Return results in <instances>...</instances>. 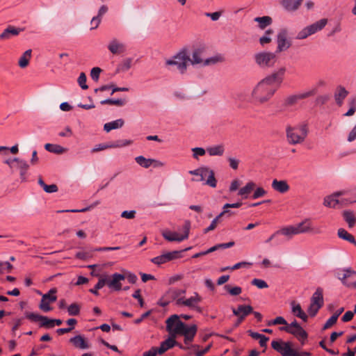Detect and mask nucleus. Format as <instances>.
I'll return each mask as SVG.
<instances>
[{
	"mask_svg": "<svg viewBox=\"0 0 356 356\" xmlns=\"http://www.w3.org/2000/svg\"><path fill=\"white\" fill-rule=\"evenodd\" d=\"M327 23V19H321L315 23L306 26L297 34L296 39L303 40L308 36L314 34L317 31L322 30Z\"/></svg>",
	"mask_w": 356,
	"mask_h": 356,
	"instance_id": "7",
	"label": "nucleus"
},
{
	"mask_svg": "<svg viewBox=\"0 0 356 356\" xmlns=\"http://www.w3.org/2000/svg\"><path fill=\"white\" fill-rule=\"evenodd\" d=\"M278 235H283L287 239H291L293 235H297L293 225L287 226L277 230Z\"/></svg>",
	"mask_w": 356,
	"mask_h": 356,
	"instance_id": "33",
	"label": "nucleus"
},
{
	"mask_svg": "<svg viewBox=\"0 0 356 356\" xmlns=\"http://www.w3.org/2000/svg\"><path fill=\"white\" fill-rule=\"evenodd\" d=\"M255 63L262 69L273 67L277 63V58L275 53L270 51H261L254 56Z\"/></svg>",
	"mask_w": 356,
	"mask_h": 356,
	"instance_id": "3",
	"label": "nucleus"
},
{
	"mask_svg": "<svg viewBox=\"0 0 356 356\" xmlns=\"http://www.w3.org/2000/svg\"><path fill=\"white\" fill-rule=\"evenodd\" d=\"M254 21L258 22L259 27L261 29H264L272 23V18L269 16L258 17L254 19Z\"/></svg>",
	"mask_w": 356,
	"mask_h": 356,
	"instance_id": "44",
	"label": "nucleus"
},
{
	"mask_svg": "<svg viewBox=\"0 0 356 356\" xmlns=\"http://www.w3.org/2000/svg\"><path fill=\"white\" fill-rule=\"evenodd\" d=\"M313 305H317L321 307L323 306V289L321 288H317L316 291L313 293L311 298V302Z\"/></svg>",
	"mask_w": 356,
	"mask_h": 356,
	"instance_id": "31",
	"label": "nucleus"
},
{
	"mask_svg": "<svg viewBox=\"0 0 356 356\" xmlns=\"http://www.w3.org/2000/svg\"><path fill=\"white\" fill-rule=\"evenodd\" d=\"M108 49L113 54H120L126 50L125 45L117 39H113L110 42Z\"/></svg>",
	"mask_w": 356,
	"mask_h": 356,
	"instance_id": "25",
	"label": "nucleus"
},
{
	"mask_svg": "<svg viewBox=\"0 0 356 356\" xmlns=\"http://www.w3.org/2000/svg\"><path fill=\"white\" fill-rule=\"evenodd\" d=\"M348 95V92L341 86H339L334 92V99L339 106H341L343 99Z\"/></svg>",
	"mask_w": 356,
	"mask_h": 356,
	"instance_id": "29",
	"label": "nucleus"
},
{
	"mask_svg": "<svg viewBox=\"0 0 356 356\" xmlns=\"http://www.w3.org/2000/svg\"><path fill=\"white\" fill-rule=\"evenodd\" d=\"M17 168L20 171V177L22 181H25L26 180V174L29 169L28 163H26V161L19 159L17 163Z\"/></svg>",
	"mask_w": 356,
	"mask_h": 356,
	"instance_id": "38",
	"label": "nucleus"
},
{
	"mask_svg": "<svg viewBox=\"0 0 356 356\" xmlns=\"http://www.w3.org/2000/svg\"><path fill=\"white\" fill-rule=\"evenodd\" d=\"M219 60L217 57H211L210 58L204 60L202 58V52L200 49H196L193 51L192 58L189 62L193 65L203 64V65H209L210 64L216 63Z\"/></svg>",
	"mask_w": 356,
	"mask_h": 356,
	"instance_id": "19",
	"label": "nucleus"
},
{
	"mask_svg": "<svg viewBox=\"0 0 356 356\" xmlns=\"http://www.w3.org/2000/svg\"><path fill=\"white\" fill-rule=\"evenodd\" d=\"M297 234L303 233H312L313 234H321L323 233L321 227H313L312 223L309 219H305L301 222L293 225Z\"/></svg>",
	"mask_w": 356,
	"mask_h": 356,
	"instance_id": "12",
	"label": "nucleus"
},
{
	"mask_svg": "<svg viewBox=\"0 0 356 356\" xmlns=\"http://www.w3.org/2000/svg\"><path fill=\"white\" fill-rule=\"evenodd\" d=\"M225 214L231 216L232 214H233V213L231 211H222L211 221V225L204 230V233L206 234L210 231L213 230L216 227L220 218Z\"/></svg>",
	"mask_w": 356,
	"mask_h": 356,
	"instance_id": "34",
	"label": "nucleus"
},
{
	"mask_svg": "<svg viewBox=\"0 0 356 356\" xmlns=\"http://www.w3.org/2000/svg\"><path fill=\"white\" fill-rule=\"evenodd\" d=\"M348 195V191H339L333 193L332 195H328L324 198L323 204L325 207L330 208H336L338 204H341L342 206H346L349 204L350 203H346V200H350V197H344L338 199V197L341 195Z\"/></svg>",
	"mask_w": 356,
	"mask_h": 356,
	"instance_id": "11",
	"label": "nucleus"
},
{
	"mask_svg": "<svg viewBox=\"0 0 356 356\" xmlns=\"http://www.w3.org/2000/svg\"><path fill=\"white\" fill-rule=\"evenodd\" d=\"M350 108L349 110L344 114L345 116H351L356 111V99H352L350 102Z\"/></svg>",
	"mask_w": 356,
	"mask_h": 356,
	"instance_id": "57",
	"label": "nucleus"
},
{
	"mask_svg": "<svg viewBox=\"0 0 356 356\" xmlns=\"http://www.w3.org/2000/svg\"><path fill=\"white\" fill-rule=\"evenodd\" d=\"M287 31L286 29H282L280 31L277 35V47L276 49V52L280 53L283 51H286L288 49L291 44L287 40Z\"/></svg>",
	"mask_w": 356,
	"mask_h": 356,
	"instance_id": "20",
	"label": "nucleus"
},
{
	"mask_svg": "<svg viewBox=\"0 0 356 356\" xmlns=\"http://www.w3.org/2000/svg\"><path fill=\"white\" fill-rule=\"evenodd\" d=\"M120 147L119 145H115L114 143L110 144H99L97 145L94 148L92 149L91 152L95 153L97 152L102 151L108 148H115Z\"/></svg>",
	"mask_w": 356,
	"mask_h": 356,
	"instance_id": "47",
	"label": "nucleus"
},
{
	"mask_svg": "<svg viewBox=\"0 0 356 356\" xmlns=\"http://www.w3.org/2000/svg\"><path fill=\"white\" fill-rule=\"evenodd\" d=\"M273 33V30L268 29L266 31L265 35L259 38V42L262 46L271 42V38H270L269 35H271Z\"/></svg>",
	"mask_w": 356,
	"mask_h": 356,
	"instance_id": "53",
	"label": "nucleus"
},
{
	"mask_svg": "<svg viewBox=\"0 0 356 356\" xmlns=\"http://www.w3.org/2000/svg\"><path fill=\"white\" fill-rule=\"evenodd\" d=\"M101 72V68L98 67H93L90 72L91 78L95 81H98Z\"/></svg>",
	"mask_w": 356,
	"mask_h": 356,
	"instance_id": "61",
	"label": "nucleus"
},
{
	"mask_svg": "<svg viewBox=\"0 0 356 356\" xmlns=\"http://www.w3.org/2000/svg\"><path fill=\"white\" fill-rule=\"evenodd\" d=\"M207 152L210 156H222L224 154L225 148L222 145L209 147Z\"/></svg>",
	"mask_w": 356,
	"mask_h": 356,
	"instance_id": "39",
	"label": "nucleus"
},
{
	"mask_svg": "<svg viewBox=\"0 0 356 356\" xmlns=\"http://www.w3.org/2000/svg\"><path fill=\"white\" fill-rule=\"evenodd\" d=\"M224 289L231 295V296H238L242 292V289L240 286H234L232 287L230 285L227 284L224 286Z\"/></svg>",
	"mask_w": 356,
	"mask_h": 356,
	"instance_id": "49",
	"label": "nucleus"
},
{
	"mask_svg": "<svg viewBox=\"0 0 356 356\" xmlns=\"http://www.w3.org/2000/svg\"><path fill=\"white\" fill-rule=\"evenodd\" d=\"M190 173L200 177V179H197L196 181H206L205 184L209 186L212 188H215L216 186L217 181L212 170L204 167L190 171Z\"/></svg>",
	"mask_w": 356,
	"mask_h": 356,
	"instance_id": "5",
	"label": "nucleus"
},
{
	"mask_svg": "<svg viewBox=\"0 0 356 356\" xmlns=\"http://www.w3.org/2000/svg\"><path fill=\"white\" fill-rule=\"evenodd\" d=\"M272 348L280 353L282 356H292L293 349L291 348V343L290 342H284L280 341H273L271 342Z\"/></svg>",
	"mask_w": 356,
	"mask_h": 356,
	"instance_id": "15",
	"label": "nucleus"
},
{
	"mask_svg": "<svg viewBox=\"0 0 356 356\" xmlns=\"http://www.w3.org/2000/svg\"><path fill=\"white\" fill-rule=\"evenodd\" d=\"M302 2V0H282V5L289 11H295L299 8Z\"/></svg>",
	"mask_w": 356,
	"mask_h": 356,
	"instance_id": "30",
	"label": "nucleus"
},
{
	"mask_svg": "<svg viewBox=\"0 0 356 356\" xmlns=\"http://www.w3.org/2000/svg\"><path fill=\"white\" fill-rule=\"evenodd\" d=\"M254 187L255 184L252 181H250L239 190L238 195L243 196L244 198H247L248 195L253 191Z\"/></svg>",
	"mask_w": 356,
	"mask_h": 356,
	"instance_id": "41",
	"label": "nucleus"
},
{
	"mask_svg": "<svg viewBox=\"0 0 356 356\" xmlns=\"http://www.w3.org/2000/svg\"><path fill=\"white\" fill-rule=\"evenodd\" d=\"M125 280V275L118 273L111 276L108 275V287L113 291H119L122 289L121 282Z\"/></svg>",
	"mask_w": 356,
	"mask_h": 356,
	"instance_id": "18",
	"label": "nucleus"
},
{
	"mask_svg": "<svg viewBox=\"0 0 356 356\" xmlns=\"http://www.w3.org/2000/svg\"><path fill=\"white\" fill-rule=\"evenodd\" d=\"M105 285L108 286V275H101L99 277V280L96 284V289H101Z\"/></svg>",
	"mask_w": 356,
	"mask_h": 356,
	"instance_id": "50",
	"label": "nucleus"
},
{
	"mask_svg": "<svg viewBox=\"0 0 356 356\" xmlns=\"http://www.w3.org/2000/svg\"><path fill=\"white\" fill-rule=\"evenodd\" d=\"M176 345H177V342L174 337L168 338L166 340L161 343V345L159 347V355L163 354L167 350L172 348Z\"/></svg>",
	"mask_w": 356,
	"mask_h": 356,
	"instance_id": "28",
	"label": "nucleus"
},
{
	"mask_svg": "<svg viewBox=\"0 0 356 356\" xmlns=\"http://www.w3.org/2000/svg\"><path fill=\"white\" fill-rule=\"evenodd\" d=\"M19 33V29H16L14 26H9L0 35V38L3 39V40L8 39L10 38V35H17Z\"/></svg>",
	"mask_w": 356,
	"mask_h": 356,
	"instance_id": "43",
	"label": "nucleus"
},
{
	"mask_svg": "<svg viewBox=\"0 0 356 356\" xmlns=\"http://www.w3.org/2000/svg\"><path fill=\"white\" fill-rule=\"evenodd\" d=\"M78 83L83 90H86L88 88V86L86 84V75L84 72H81L78 78Z\"/></svg>",
	"mask_w": 356,
	"mask_h": 356,
	"instance_id": "56",
	"label": "nucleus"
},
{
	"mask_svg": "<svg viewBox=\"0 0 356 356\" xmlns=\"http://www.w3.org/2000/svg\"><path fill=\"white\" fill-rule=\"evenodd\" d=\"M186 291L181 289H170L165 294L171 301L174 302L175 305L181 307L185 298Z\"/></svg>",
	"mask_w": 356,
	"mask_h": 356,
	"instance_id": "16",
	"label": "nucleus"
},
{
	"mask_svg": "<svg viewBox=\"0 0 356 356\" xmlns=\"http://www.w3.org/2000/svg\"><path fill=\"white\" fill-rule=\"evenodd\" d=\"M190 60L189 56L187 55L186 50L180 51L172 58L168 59L165 61L167 65H176L179 71L184 74L185 73L188 63Z\"/></svg>",
	"mask_w": 356,
	"mask_h": 356,
	"instance_id": "4",
	"label": "nucleus"
},
{
	"mask_svg": "<svg viewBox=\"0 0 356 356\" xmlns=\"http://www.w3.org/2000/svg\"><path fill=\"white\" fill-rule=\"evenodd\" d=\"M280 330L293 334L302 343V344L304 343L305 341L308 337L307 332L296 321H293L286 326L280 327Z\"/></svg>",
	"mask_w": 356,
	"mask_h": 356,
	"instance_id": "6",
	"label": "nucleus"
},
{
	"mask_svg": "<svg viewBox=\"0 0 356 356\" xmlns=\"http://www.w3.org/2000/svg\"><path fill=\"white\" fill-rule=\"evenodd\" d=\"M70 342L76 348L81 350L89 348L88 341L82 335H76L70 339Z\"/></svg>",
	"mask_w": 356,
	"mask_h": 356,
	"instance_id": "23",
	"label": "nucleus"
},
{
	"mask_svg": "<svg viewBox=\"0 0 356 356\" xmlns=\"http://www.w3.org/2000/svg\"><path fill=\"white\" fill-rule=\"evenodd\" d=\"M47 296H42L40 303L39 305V308L45 312H49L52 309L49 305L51 302L47 300Z\"/></svg>",
	"mask_w": 356,
	"mask_h": 356,
	"instance_id": "48",
	"label": "nucleus"
},
{
	"mask_svg": "<svg viewBox=\"0 0 356 356\" xmlns=\"http://www.w3.org/2000/svg\"><path fill=\"white\" fill-rule=\"evenodd\" d=\"M272 188L277 192L285 193L289 190V185L286 180L273 179L272 181Z\"/></svg>",
	"mask_w": 356,
	"mask_h": 356,
	"instance_id": "26",
	"label": "nucleus"
},
{
	"mask_svg": "<svg viewBox=\"0 0 356 356\" xmlns=\"http://www.w3.org/2000/svg\"><path fill=\"white\" fill-rule=\"evenodd\" d=\"M343 217L345 221L348 223L349 228H352L355 225L356 216L353 211H344L343 213Z\"/></svg>",
	"mask_w": 356,
	"mask_h": 356,
	"instance_id": "36",
	"label": "nucleus"
},
{
	"mask_svg": "<svg viewBox=\"0 0 356 356\" xmlns=\"http://www.w3.org/2000/svg\"><path fill=\"white\" fill-rule=\"evenodd\" d=\"M189 249H191V248H186L181 251L175 250L172 252H165L159 256L152 258L151 261L154 264L161 265L168 261L180 258L181 257L182 251H186Z\"/></svg>",
	"mask_w": 356,
	"mask_h": 356,
	"instance_id": "13",
	"label": "nucleus"
},
{
	"mask_svg": "<svg viewBox=\"0 0 356 356\" xmlns=\"http://www.w3.org/2000/svg\"><path fill=\"white\" fill-rule=\"evenodd\" d=\"M25 316L26 318L29 319L31 321L40 322V323L41 322V319L42 317V315L35 314V313H30V312H26Z\"/></svg>",
	"mask_w": 356,
	"mask_h": 356,
	"instance_id": "54",
	"label": "nucleus"
},
{
	"mask_svg": "<svg viewBox=\"0 0 356 356\" xmlns=\"http://www.w3.org/2000/svg\"><path fill=\"white\" fill-rule=\"evenodd\" d=\"M159 348L153 346L148 351L143 353V356H156L159 355Z\"/></svg>",
	"mask_w": 356,
	"mask_h": 356,
	"instance_id": "64",
	"label": "nucleus"
},
{
	"mask_svg": "<svg viewBox=\"0 0 356 356\" xmlns=\"http://www.w3.org/2000/svg\"><path fill=\"white\" fill-rule=\"evenodd\" d=\"M232 312L234 315L240 318L241 321H243L244 318L253 312V308L250 305H238L236 309L233 308Z\"/></svg>",
	"mask_w": 356,
	"mask_h": 356,
	"instance_id": "21",
	"label": "nucleus"
},
{
	"mask_svg": "<svg viewBox=\"0 0 356 356\" xmlns=\"http://www.w3.org/2000/svg\"><path fill=\"white\" fill-rule=\"evenodd\" d=\"M252 284L256 286L259 289H266L268 287L266 282L261 279L255 278L252 280Z\"/></svg>",
	"mask_w": 356,
	"mask_h": 356,
	"instance_id": "59",
	"label": "nucleus"
},
{
	"mask_svg": "<svg viewBox=\"0 0 356 356\" xmlns=\"http://www.w3.org/2000/svg\"><path fill=\"white\" fill-rule=\"evenodd\" d=\"M136 163L140 166L147 168L152 165L153 159H146L143 156H138L135 159Z\"/></svg>",
	"mask_w": 356,
	"mask_h": 356,
	"instance_id": "45",
	"label": "nucleus"
},
{
	"mask_svg": "<svg viewBox=\"0 0 356 356\" xmlns=\"http://www.w3.org/2000/svg\"><path fill=\"white\" fill-rule=\"evenodd\" d=\"M52 321H53L52 319H49L47 316H42L40 325V327L51 328V327H54Z\"/></svg>",
	"mask_w": 356,
	"mask_h": 356,
	"instance_id": "58",
	"label": "nucleus"
},
{
	"mask_svg": "<svg viewBox=\"0 0 356 356\" xmlns=\"http://www.w3.org/2000/svg\"><path fill=\"white\" fill-rule=\"evenodd\" d=\"M266 194V191L263 188L259 187L255 190L252 195V198L257 199L259 197L264 196Z\"/></svg>",
	"mask_w": 356,
	"mask_h": 356,
	"instance_id": "63",
	"label": "nucleus"
},
{
	"mask_svg": "<svg viewBox=\"0 0 356 356\" xmlns=\"http://www.w3.org/2000/svg\"><path fill=\"white\" fill-rule=\"evenodd\" d=\"M126 103V100L124 99H106L104 100L101 101L100 104H110V105H116V106H123Z\"/></svg>",
	"mask_w": 356,
	"mask_h": 356,
	"instance_id": "46",
	"label": "nucleus"
},
{
	"mask_svg": "<svg viewBox=\"0 0 356 356\" xmlns=\"http://www.w3.org/2000/svg\"><path fill=\"white\" fill-rule=\"evenodd\" d=\"M337 321V318L336 316H334L333 315L328 318V320L325 322L323 327V330H326L332 327L333 325L336 323Z\"/></svg>",
	"mask_w": 356,
	"mask_h": 356,
	"instance_id": "62",
	"label": "nucleus"
},
{
	"mask_svg": "<svg viewBox=\"0 0 356 356\" xmlns=\"http://www.w3.org/2000/svg\"><path fill=\"white\" fill-rule=\"evenodd\" d=\"M286 132L287 140L291 145L303 143L307 136V129L305 125L296 127H287Z\"/></svg>",
	"mask_w": 356,
	"mask_h": 356,
	"instance_id": "2",
	"label": "nucleus"
},
{
	"mask_svg": "<svg viewBox=\"0 0 356 356\" xmlns=\"http://www.w3.org/2000/svg\"><path fill=\"white\" fill-rule=\"evenodd\" d=\"M124 121L122 119H118L110 122H107L104 125V129L106 132H109L113 129H119L123 127Z\"/></svg>",
	"mask_w": 356,
	"mask_h": 356,
	"instance_id": "32",
	"label": "nucleus"
},
{
	"mask_svg": "<svg viewBox=\"0 0 356 356\" xmlns=\"http://www.w3.org/2000/svg\"><path fill=\"white\" fill-rule=\"evenodd\" d=\"M56 289L53 288L50 289L48 291V293L44 294L43 296H47V300H49L50 302H54L57 300V297L56 296Z\"/></svg>",
	"mask_w": 356,
	"mask_h": 356,
	"instance_id": "55",
	"label": "nucleus"
},
{
	"mask_svg": "<svg viewBox=\"0 0 356 356\" xmlns=\"http://www.w3.org/2000/svg\"><path fill=\"white\" fill-rule=\"evenodd\" d=\"M286 69L282 67L261 80L252 91V98L256 104L268 102L282 83Z\"/></svg>",
	"mask_w": 356,
	"mask_h": 356,
	"instance_id": "1",
	"label": "nucleus"
},
{
	"mask_svg": "<svg viewBox=\"0 0 356 356\" xmlns=\"http://www.w3.org/2000/svg\"><path fill=\"white\" fill-rule=\"evenodd\" d=\"M31 49H28L20 57L18 65L21 68H25L28 66L31 57Z\"/></svg>",
	"mask_w": 356,
	"mask_h": 356,
	"instance_id": "40",
	"label": "nucleus"
},
{
	"mask_svg": "<svg viewBox=\"0 0 356 356\" xmlns=\"http://www.w3.org/2000/svg\"><path fill=\"white\" fill-rule=\"evenodd\" d=\"M291 312L296 316L300 318L305 322L307 321L308 316L306 314V313L302 309L301 306L299 303H297L296 301H292L291 302Z\"/></svg>",
	"mask_w": 356,
	"mask_h": 356,
	"instance_id": "27",
	"label": "nucleus"
},
{
	"mask_svg": "<svg viewBox=\"0 0 356 356\" xmlns=\"http://www.w3.org/2000/svg\"><path fill=\"white\" fill-rule=\"evenodd\" d=\"M343 273L339 279L343 284L350 289H356V271L350 268L343 269Z\"/></svg>",
	"mask_w": 356,
	"mask_h": 356,
	"instance_id": "14",
	"label": "nucleus"
},
{
	"mask_svg": "<svg viewBox=\"0 0 356 356\" xmlns=\"http://www.w3.org/2000/svg\"><path fill=\"white\" fill-rule=\"evenodd\" d=\"M327 23V19H321L315 23L306 26L297 34L296 39L303 40L308 36L314 34L317 31L322 30Z\"/></svg>",
	"mask_w": 356,
	"mask_h": 356,
	"instance_id": "8",
	"label": "nucleus"
},
{
	"mask_svg": "<svg viewBox=\"0 0 356 356\" xmlns=\"http://www.w3.org/2000/svg\"><path fill=\"white\" fill-rule=\"evenodd\" d=\"M202 298L198 293L194 292L193 295L188 298H184V302L181 307H187L190 309H194L198 312H202V309L199 304L202 302Z\"/></svg>",
	"mask_w": 356,
	"mask_h": 356,
	"instance_id": "17",
	"label": "nucleus"
},
{
	"mask_svg": "<svg viewBox=\"0 0 356 356\" xmlns=\"http://www.w3.org/2000/svg\"><path fill=\"white\" fill-rule=\"evenodd\" d=\"M337 235L340 238L346 240L350 242V243L354 244L356 246V241L354 236L352 234H349L346 229L343 228L339 229L337 232Z\"/></svg>",
	"mask_w": 356,
	"mask_h": 356,
	"instance_id": "37",
	"label": "nucleus"
},
{
	"mask_svg": "<svg viewBox=\"0 0 356 356\" xmlns=\"http://www.w3.org/2000/svg\"><path fill=\"white\" fill-rule=\"evenodd\" d=\"M44 148L49 152L60 154L65 153L67 149L57 144L47 143L44 145Z\"/></svg>",
	"mask_w": 356,
	"mask_h": 356,
	"instance_id": "35",
	"label": "nucleus"
},
{
	"mask_svg": "<svg viewBox=\"0 0 356 356\" xmlns=\"http://www.w3.org/2000/svg\"><path fill=\"white\" fill-rule=\"evenodd\" d=\"M191 229V222L189 220H186L183 226L184 233L181 234H178L175 232H171L165 230L163 232L162 236L165 239L168 241H182L188 238L189 232Z\"/></svg>",
	"mask_w": 356,
	"mask_h": 356,
	"instance_id": "9",
	"label": "nucleus"
},
{
	"mask_svg": "<svg viewBox=\"0 0 356 356\" xmlns=\"http://www.w3.org/2000/svg\"><path fill=\"white\" fill-rule=\"evenodd\" d=\"M182 322L179 319V316L177 314L170 316L165 321L166 330L174 334H177L176 332V326L178 323Z\"/></svg>",
	"mask_w": 356,
	"mask_h": 356,
	"instance_id": "24",
	"label": "nucleus"
},
{
	"mask_svg": "<svg viewBox=\"0 0 356 356\" xmlns=\"http://www.w3.org/2000/svg\"><path fill=\"white\" fill-rule=\"evenodd\" d=\"M315 95L314 90H310L304 93H300L298 95H293L289 96L286 99V104L287 105L291 106L297 103L299 100L307 98L309 97L313 96Z\"/></svg>",
	"mask_w": 356,
	"mask_h": 356,
	"instance_id": "22",
	"label": "nucleus"
},
{
	"mask_svg": "<svg viewBox=\"0 0 356 356\" xmlns=\"http://www.w3.org/2000/svg\"><path fill=\"white\" fill-rule=\"evenodd\" d=\"M197 327L195 325L187 326L184 323L179 322L176 326V332L177 334L184 337V343L188 344L193 340L196 334Z\"/></svg>",
	"mask_w": 356,
	"mask_h": 356,
	"instance_id": "10",
	"label": "nucleus"
},
{
	"mask_svg": "<svg viewBox=\"0 0 356 356\" xmlns=\"http://www.w3.org/2000/svg\"><path fill=\"white\" fill-rule=\"evenodd\" d=\"M322 307L319 306V305H315V304H312V303H310L309 307H308V309H307V312L309 313V314L314 317L316 315V314L318 313V310L321 308Z\"/></svg>",
	"mask_w": 356,
	"mask_h": 356,
	"instance_id": "60",
	"label": "nucleus"
},
{
	"mask_svg": "<svg viewBox=\"0 0 356 356\" xmlns=\"http://www.w3.org/2000/svg\"><path fill=\"white\" fill-rule=\"evenodd\" d=\"M38 184L47 193H56L58 190L56 184H53L51 185H47L44 182L43 179L41 177L38 179Z\"/></svg>",
	"mask_w": 356,
	"mask_h": 356,
	"instance_id": "42",
	"label": "nucleus"
},
{
	"mask_svg": "<svg viewBox=\"0 0 356 356\" xmlns=\"http://www.w3.org/2000/svg\"><path fill=\"white\" fill-rule=\"evenodd\" d=\"M285 325L286 326L288 325L286 321L282 316H277L275 319L270 321L267 323V325L271 326L275 325Z\"/></svg>",
	"mask_w": 356,
	"mask_h": 356,
	"instance_id": "52",
	"label": "nucleus"
},
{
	"mask_svg": "<svg viewBox=\"0 0 356 356\" xmlns=\"http://www.w3.org/2000/svg\"><path fill=\"white\" fill-rule=\"evenodd\" d=\"M67 312L70 315L77 316L80 313V307L77 303H72L67 307Z\"/></svg>",
	"mask_w": 356,
	"mask_h": 356,
	"instance_id": "51",
	"label": "nucleus"
}]
</instances>
